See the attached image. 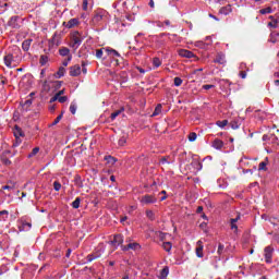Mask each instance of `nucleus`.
Listing matches in <instances>:
<instances>
[{"label": "nucleus", "mask_w": 279, "mask_h": 279, "mask_svg": "<svg viewBox=\"0 0 279 279\" xmlns=\"http://www.w3.org/2000/svg\"><path fill=\"white\" fill-rule=\"evenodd\" d=\"M82 40L84 39L82 38V35L80 34V32L72 33L70 47H72V49L76 51V49H80V45H82Z\"/></svg>", "instance_id": "obj_1"}, {"label": "nucleus", "mask_w": 279, "mask_h": 279, "mask_svg": "<svg viewBox=\"0 0 279 279\" xmlns=\"http://www.w3.org/2000/svg\"><path fill=\"white\" fill-rule=\"evenodd\" d=\"M140 202L142 206H149V204H156V202H158V198H156V196L154 195L145 194L144 196H142Z\"/></svg>", "instance_id": "obj_2"}, {"label": "nucleus", "mask_w": 279, "mask_h": 279, "mask_svg": "<svg viewBox=\"0 0 279 279\" xmlns=\"http://www.w3.org/2000/svg\"><path fill=\"white\" fill-rule=\"evenodd\" d=\"M264 256H265L266 263L271 264V258H274V247L266 246L264 248Z\"/></svg>", "instance_id": "obj_3"}, {"label": "nucleus", "mask_w": 279, "mask_h": 279, "mask_svg": "<svg viewBox=\"0 0 279 279\" xmlns=\"http://www.w3.org/2000/svg\"><path fill=\"white\" fill-rule=\"evenodd\" d=\"M102 254H104V251L97 250L96 252L87 255L86 260L87 263H93V260H97V258H101Z\"/></svg>", "instance_id": "obj_4"}, {"label": "nucleus", "mask_w": 279, "mask_h": 279, "mask_svg": "<svg viewBox=\"0 0 279 279\" xmlns=\"http://www.w3.org/2000/svg\"><path fill=\"white\" fill-rule=\"evenodd\" d=\"M113 247H118V245H123V234L119 233L113 236V240L110 242Z\"/></svg>", "instance_id": "obj_5"}, {"label": "nucleus", "mask_w": 279, "mask_h": 279, "mask_svg": "<svg viewBox=\"0 0 279 279\" xmlns=\"http://www.w3.org/2000/svg\"><path fill=\"white\" fill-rule=\"evenodd\" d=\"M179 56L181 58H189V59L195 58L197 60V57L195 56V53H193V51L186 50V49H180L179 50Z\"/></svg>", "instance_id": "obj_6"}, {"label": "nucleus", "mask_w": 279, "mask_h": 279, "mask_svg": "<svg viewBox=\"0 0 279 279\" xmlns=\"http://www.w3.org/2000/svg\"><path fill=\"white\" fill-rule=\"evenodd\" d=\"M81 73H82V66H80V64H75L70 68L71 77H77V75H81Z\"/></svg>", "instance_id": "obj_7"}, {"label": "nucleus", "mask_w": 279, "mask_h": 279, "mask_svg": "<svg viewBox=\"0 0 279 279\" xmlns=\"http://www.w3.org/2000/svg\"><path fill=\"white\" fill-rule=\"evenodd\" d=\"M9 27H12L13 29H19L21 27V24H19V16H12L8 23Z\"/></svg>", "instance_id": "obj_8"}, {"label": "nucleus", "mask_w": 279, "mask_h": 279, "mask_svg": "<svg viewBox=\"0 0 279 279\" xmlns=\"http://www.w3.org/2000/svg\"><path fill=\"white\" fill-rule=\"evenodd\" d=\"M13 134L15 138H25V132L19 125H15L13 129Z\"/></svg>", "instance_id": "obj_9"}, {"label": "nucleus", "mask_w": 279, "mask_h": 279, "mask_svg": "<svg viewBox=\"0 0 279 279\" xmlns=\"http://www.w3.org/2000/svg\"><path fill=\"white\" fill-rule=\"evenodd\" d=\"M204 242H202L201 240L197 241V247H196V256L198 258H204Z\"/></svg>", "instance_id": "obj_10"}, {"label": "nucleus", "mask_w": 279, "mask_h": 279, "mask_svg": "<svg viewBox=\"0 0 279 279\" xmlns=\"http://www.w3.org/2000/svg\"><path fill=\"white\" fill-rule=\"evenodd\" d=\"M214 62L215 64H226V54H223V52H218Z\"/></svg>", "instance_id": "obj_11"}, {"label": "nucleus", "mask_w": 279, "mask_h": 279, "mask_svg": "<svg viewBox=\"0 0 279 279\" xmlns=\"http://www.w3.org/2000/svg\"><path fill=\"white\" fill-rule=\"evenodd\" d=\"M219 14H222L223 16L232 14V4H227L226 7L220 8Z\"/></svg>", "instance_id": "obj_12"}, {"label": "nucleus", "mask_w": 279, "mask_h": 279, "mask_svg": "<svg viewBox=\"0 0 279 279\" xmlns=\"http://www.w3.org/2000/svg\"><path fill=\"white\" fill-rule=\"evenodd\" d=\"M1 217H2L3 221L7 222L4 225L5 228H10V221H12V219L10 218V213L8 210H2L1 211Z\"/></svg>", "instance_id": "obj_13"}, {"label": "nucleus", "mask_w": 279, "mask_h": 279, "mask_svg": "<svg viewBox=\"0 0 279 279\" xmlns=\"http://www.w3.org/2000/svg\"><path fill=\"white\" fill-rule=\"evenodd\" d=\"M3 60H4L5 66H8L9 69H12V62H14V56H12V53L5 54Z\"/></svg>", "instance_id": "obj_14"}, {"label": "nucleus", "mask_w": 279, "mask_h": 279, "mask_svg": "<svg viewBox=\"0 0 279 279\" xmlns=\"http://www.w3.org/2000/svg\"><path fill=\"white\" fill-rule=\"evenodd\" d=\"M32 43H34V39L28 38L22 43V49L23 51H29V48L32 47Z\"/></svg>", "instance_id": "obj_15"}, {"label": "nucleus", "mask_w": 279, "mask_h": 279, "mask_svg": "<svg viewBox=\"0 0 279 279\" xmlns=\"http://www.w3.org/2000/svg\"><path fill=\"white\" fill-rule=\"evenodd\" d=\"M59 56H62V58H69V56H72L71 50L66 47H62L59 49Z\"/></svg>", "instance_id": "obj_16"}, {"label": "nucleus", "mask_w": 279, "mask_h": 279, "mask_svg": "<svg viewBox=\"0 0 279 279\" xmlns=\"http://www.w3.org/2000/svg\"><path fill=\"white\" fill-rule=\"evenodd\" d=\"M74 183L76 186H78V189H84V181H82V177L76 174L74 177Z\"/></svg>", "instance_id": "obj_17"}, {"label": "nucleus", "mask_w": 279, "mask_h": 279, "mask_svg": "<svg viewBox=\"0 0 279 279\" xmlns=\"http://www.w3.org/2000/svg\"><path fill=\"white\" fill-rule=\"evenodd\" d=\"M223 147V141L219 140V138H216L214 142H213V148L214 149H222Z\"/></svg>", "instance_id": "obj_18"}, {"label": "nucleus", "mask_w": 279, "mask_h": 279, "mask_svg": "<svg viewBox=\"0 0 279 279\" xmlns=\"http://www.w3.org/2000/svg\"><path fill=\"white\" fill-rule=\"evenodd\" d=\"M108 56H112V58H121V54L119 53V51L112 49V48H107L106 49Z\"/></svg>", "instance_id": "obj_19"}, {"label": "nucleus", "mask_w": 279, "mask_h": 279, "mask_svg": "<svg viewBox=\"0 0 279 279\" xmlns=\"http://www.w3.org/2000/svg\"><path fill=\"white\" fill-rule=\"evenodd\" d=\"M105 160H106L107 165H111V167L117 163V157H113L110 155L105 156Z\"/></svg>", "instance_id": "obj_20"}, {"label": "nucleus", "mask_w": 279, "mask_h": 279, "mask_svg": "<svg viewBox=\"0 0 279 279\" xmlns=\"http://www.w3.org/2000/svg\"><path fill=\"white\" fill-rule=\"evenodd\" d=\"M80 21L77 19H71L68 23H66V27L68 29H71L73 27H75L76 25H78Z\"/></svg>", "instance_id": "obj_21"}, {"label": "nucleus", "mask_w": 279, "mask_h": 279, "mask_svg": "<svg viewBox=\"0 0 279 279\" xmlns=\"http://www.w3.org/2000/svg\"><path fill=\"white\" fill-rule=\"evenodd\" d=\"M15 183L12 181H9L7 185L2 186V191H14Z\"/></svg>", "instance_id": "obj_22"}, {"label": "nucleus", "mask_w": 279, "mask_h": 279, "mask_svg": "<svg viewBox=\"0 0 279 279\" xmlns=\"http://www.w3.org/2000/svg\"><path fill=\"white\" fill-rule=\"evenodd\" d=\"M124 110H125V109L122 107V108H120L119 110L112 112L111 116H110L111 121H114V119H117V117H119V114H121L122 112H124Z\"/></svg>", "instance_id": "obj_23"}, {"label": "nucleus", "mask_w": 279, "mask_h": 279, "mask_svg": "<svg viewBox=\"0 0 279 279\" xmlns=\"http://www.w3.org/2000/svg\"><path fill=\"white\" fill-rule=\"evenodd\" d=\"M23 110H25V112H27V110H29V107L32 106V99H27L24 102L21 104Z\"/></svg>", "instance_id": "obj_24"}, {"label": "nucleus", "mask_w": 279, "mask_h": 279, "mask_svg": "<svg viewBox=\"0 0 279 279\" xmlns=\"http://www.w3.org/2000/svg\"><path fill=\"white\" fill-rule=\"evenodd\" d=\"M167 276H169V267H165L159 275L160 279H167Z\"/></svg>", "instance_id": "obj_25"}, {"label": "nucleus", "mask_w": 279, "mask_h": 279, "mask_svg": "<svg viewBox=\"0 0 279 279\" xmlns=\"http://www.w3.org/2000/svg\"><path fill=\"white\" fill-rule=\"evenodd\" d=\"M49 62V57L45 56V54H41L40 58H39V64L41 66H45V64H47Z\"/></svg>", "instance_id": "obj_26"}, {"label": "nucleus", "mask_w": 279, "mask_h": 279, "mask_svg": "<svg viewBox=\"0 0 279 279\" xmlns=\"http://www.w3.org/2000/svg\"><path fill=\"white\" fill-rule=\"evenodd\" d=\"M162 112V105H157L151 117H158Z\"/></svg>", "instance_id": "obj_27"}, {"label": "nucleus", "mask_w": 279, "mask_h": 279, "mask_svg": "<svg viewBox=\"0 0 279 279\" xmlns=\"http://www.w3.org/2000/svg\"><path fill=\"white\" fill-rule=\"evenodd\" d=\"M128 247H129V250H134V251H136V250H141V244H138V243H136V242H133V243H129V244H128Z\"/></svg>", "instance_id": "obj_28"}, {"label": "nucleus", "mask_w": 279, "mask_h": 279, "mask_svg": "<svg viewBox=\"0 0 279 279\" xmlns=\"http://www.w3.org/2000/svg\"><path fill=\"white\" fill-rule=\"evenodd\" d=\"M80 204H82V198L76 197L74 202H72V208H75V209L80 208Z\"/></svg>", "instance_id": "obj_29"}, {"label": "nucleus", "mask_w": 279, "mask_h": 279, "mask_svg": "<svg viewBox=\"0 0 279 279\" xmlns=\"http://www.w3.org/2000/svg\"><path fill=\"white\" fill-rule=\"evenodd\" d=\"M64 114V111L61 112V114H59L54 121L50 124V128H52L53 125H58L59 121H62V117Z\"/></svg>", "instance_id": "obj_30"}, {"label": "nucleus", "mask_w": 279, "mask_h": 279, "mask_svg": "<svg viewBox=\"0 0 279 279\" xmlns=\"http://www.w3.org/2000/svg\"><path fill=\"white\" fill-rule=\"evenodd\" d=\"M162 247L166 252H171V247H173V245L171 244V242H163Z\"/></svg>", "instance_id": "obj_31"}, {"label": "nucleus", "mask_w": 279, "mask_h": 279, "mask_svg": "<svg viewBox=\"0 0 279 279\" xmlns=\"http://www.w3.org/2000/svg\"><path fill=\"white\" fill-rule=\"evenodd\" d=\"M271 12H274V9H271V7L259 10V14H271Z\"/></svg>", "instance_id": "obj_32"}, {"label": "nucleus", "mask_w": 279, "mask_h": 279, "mask_svg": "<svg viewBox=\"0 0 279 279\" xmlns=\"http://www.w3.org/2000/svg\"><path fill=\"white\" fill-rule=\"evenodd\" d=\"M161 64H162V61L160 60V58L153 59V66H155V69H158V66H160Z\"/></svg>", "instance_id": "obj_33"}, {"label": "nucleus", "mask_w": 279, "mask_h": 279, "mask_svg": "<svg viewBox=\"0 0 279 279\" xmlns=\"http://www.w3.org/2000/svg\"><path fill=\"white\" fill-rule=\"evenodd\" d=\"M187 138L190 143H195V141H197V133L195 132L190 133Z\"/></svg>", "instance_id": "obj_34"}, {"label": "nucleus", "mask_w": 279, "mask_h": 279, "mask_svg": "<svg viewBox=\"0 0 279 279\" xmlns=\"http://www.w3.org/2000/svg\"><path fill=\"white\" fill-rule=\"evenodd\" d=\"M102 19H104V15L97 13V14H95L94 17H93V23H99V22L102 21Z\"/></svg>", "instance_id": "obj_35"}, {"label": "nucleus", "mask_w": 279, "mask_h": 279, "mask_svg": "<svg viewBox=\"0 0 279 279\" xmlns=\"http://www.w3.org/2000/svg\"><path fill=\"white\" fill-rule=\"evenodd\" d=\"M258 171H267V158L259 163Z\"/></svg>", "instance_id": "obj_36"}, {"label": "nucleus", "mask_w": 279, "mask_h": 279, "mask_svg": "<svg viewBox=\"0 0 279 279\" xmlns=\"http://www.w3.org/2000/svg\"><path fill=\"white\" fill-rule=\"evenodd\" d=\"M146 217L150 220L154 221V219H156V215L154 214V211L151 210H146Z\"/></svg>", "instance_id": "obj_37"}, {"label": "nucleus", "mask_w": 279, "mask_h": 279, "mask_svg": "<svg viewBox=\"0 0 279 279\" xmlns=\"http://www.w3.org/2000/svg\"><path fill=\"white\" fill-rule=\"evenodd\" d=\"M126 143H128V137H125V135L120 137V140L118 141V144H119L120 147L125 146Z\"/></svg>", "instance_id": "obj_38"}, {"label": "nucleus", "mask_w": 279, "mask_h": 279, "mask_svg": "<svg viewBox=\"0 0 279 279\" xmlns=\"http://www.w3.org/2000/svg\"><path fill=\"white\" fill-rule=\"evenodd\" d=\"M70 112H71V114H75V112H77V104L71 102Z\"/></svg>", "instance_id": "obj_39"}, {"label": "nucleus", "mask_w": 279, "mask_h": 279, "mask_svg": "<svg viewBox=\"0 0 279 279\" xmlns=\"http://www.w3.org/2000/svg\"><path fill=\"white\" fill-rule=\"evenodd\" d=\"M66 72V70L64 68H59L58 72H57V77H64V73Z\"/></svg>", "instance_id": "obj_40"}, {"label": "nucleus", "mask_w": 279, "mask_h": 279, "mask_svg": "<svg viewBox=\"0 0 279 279\" xmlns=\"http://www.w3.org/2000/svg\"><path fill=\"white\" fill-rule=\"evenodd\" d=\"M230 126L232 128V130H239V128H241V124H239L238 121H231Z\"/></svg>", "instance_id": "obj_41"}, {"label": "nucleus", "mask_w": 279, "mask_h": 279, "mask_svg": "<svg viewBox=\"0 0 279 279\" xmlns=\"http://www.w3.org/2000/svg\"><path fill=\"white\" fill-rule=\"evenodd\" d=\"M268 27H271L272 29H277L278 28V20H274L272 22H269Z\"/></svg>", "instance_id": "obj_42"}, {"label": "nucleus", "mask_w": 279, "mask_h": 279, "mask_svg": "<svg viewBox=\"0 0 279 279\" xmlns=\"http://www.w3.org/2000/svg\"><path fill=\"white\" fill-rule=\"evenodd\" d=\"M216 125H218V128H226V125H228V120L217 121Z\"/></svg>", "instance_id": "obj_43"}, {"label": "nucleus", "mask_w": 279, "mask_h": 279, "mask_svg": "<svg viewBox=\"0 0 279 279\" xmlns=\"http://www.w3.org/2000/svg\"><path fill=\"white\" fill-rule=\"evenodd\" d=\"M38 151H40V147L33 148V150L28 155V158H33V156H36V154H38Z\"/></svg>", "instance_id": "obj_44"}, {"label": "nucleus", "mask_w": 279, "mask_h": 279, "mask_svg": "<svg viewBox=\"0 0 279 279\" xmlns=\"http://www.w3.org/2000/svg\"><path fill=\"white\" fill-rule=\"evenodd\" d=\"M68 100H69V97L66 96H58L59 104H66Z\"/></svg>", "instance_id": "obj_45"}, {"label": "nucleus", "mask_w": 279, "mask_h": 279, "mask_svg": "<svg viewBox=\"0 0 279 279\" xmlns=\"http://www.w3.org/2000/svg\"><path fill=\"white\" fill-rule=\"evenodd\" d=\"M88 65V63L86 61H82V73H84V75H86V73H88V70L86 69V66Z\"/></svg>", "instance_id": "obj_46"}, {"label": "nucleus", "mask_w": 279, "mask_h": 279, "mask_svg": "<svg viewBox=\"0 0 279 279\" xmlns=\"http://www.w3.org/2000/svg\"><path fill=\"white\" fill-rule=\"evenodd\" d=\"M71 60H73V56H69V57L62 62V65H63V66H69V63L71 62Z\"/></svg>", "instance_id": "obj_47"}, {"label": "nucleus", "mask_w": 279, "mask_h": 279, "mask_svg": "<svg viewBox=\"0 0 279 279\" xmlns=\"http://www.w3.org/2000/svg\"><path fill=\"white\" fill-rule=\"evenodd\" d=\"M96 58H98V60H100V58H104V49L96 50Z\"/></svg>", "instance_id": "obj_48"}, {"label": "nucleus", "mask_w": 279, "mask_h": 279, "mask_svg": "<svg viewBox=\"0 0 279 279\" xmlns=\"http://www.w3.org/2000/svg\"><path fill=\"white\" fill-rule=\"evenodd\" d=\"M53 189H54V191H60L62 189V184H60V182H58V181H54Z\"/></svg>", "instance_id": "obj_49"}, {"label": "nucleus", "mask_w": 279, "mask_h": 279, "mask_svg": "<svg viewBox=\"0 0 279 279\" xmlns=\"http://www.w3.org/2000/svg\"><path fill=\"white\" fill-rule=\"evenodd\" d=\"M159 162L160 165H171V162H169V159L167 157H161Z\"/></svg>", "instance_id": "obj_50"}, {"label": "nucleus", "mask_w": 279, "mask_h": 279, "mask_svg": "<svg viewBox=\"0 0 279 279\" xmlns=\"http://www.w3.org/2000/svg\"><path fill=\"white\" fill-rule=\"evenodd\" d=\"M174 86H182V78L174 77Z\"/></svg>", "instance_id": "obj_51"}, {"label": "nucleus", "mask_w": 279, "mask_h": 279, "mask_svg": "<svg viewBox=\"0 0 279 279\" xmlns=\"http://www.w3.org/2000/svg\"><path fill=\"white\" fill-rule=\"evenodd\" d=\"M225 247H226V246H223V244L219 243V245H218V251H217L219 255L223 254Z\"/></svg>", "instance_id": "obj_52"}, {"label": "nucleus", "mask_w": 279, "mask_h": 279, "mask_svg": "<svg viewBox=\"0 0 279 279\" xmlns=\"http://www.w3.org/2000/svg\"><path fill=\"white\" fill-rule=\"evenodd\" d=\"M22 227H23V230H29V228H32V223L23 222Z\"/></svg>", "instance_id": "obj_53"}, {"label": "nucleus", "mask_w": 279, "mask_h": 279, "mask_svg": "<svg viewBox=\"0 0 279 279\" xmlns=\"http://www.w3.org/2000/svg\"><path fill=\"white\" fill-rule=\"evenodd\" d=\"M158 236H159L160 241H165L167 239V233L159 232Z\"/></svg>", "instance_id": "obj_54"}, {"label": "nucleus", "mask_w": 279, "mask_h": 279, "mask_svg": "<svg viewBox=\"0 0 279 279\" xmlns=\"http://www.w3.org/2000/svg\"><path fill=\"white\" fill-rule=\"evenodd\" d=\"M2 162H3V165H5L7 167H10V165H12V161H10V159H8V158H2Z\"/></svg>", "instance_id": "obj_55"}, {"label": "nucleus", "mask_w": 279, "mask_h": 279, "mask_svg": "<svg viewBox=\"0 0 279 279\" xmlns=\"http://www.w3.org/2000/svg\"><path fill=\"white\" fill-rule=\"evenodd\" d=\"M210 88H215V85H203L202 86L203 90H210Z\"/></svg>", "instance_id": "obj_56"}, {"label": "nucleus", "mask_w": 279, "mask_h": 279, "mask_svg": "<svg viewBox=\"0 0 279 279\" xmlns=\"http://www.w3.org/2000/svg\"><path fill=\"white\" fill-rule=\"evenodd\" d=\"M239 75H240V77H241L242 80H245V77H247V72H245V71H240Z\"/></svg>", "instance_id": "obj_57"}, {"label": "nucleus", "mask_w": 279, "mask_h": 279, "mask_svg": "<svg viewBox=\"0 0 279 279\" xmlns=\"http://www.w3.org/2000/svg\"><path fill=\"white\" fill-rule=\"evenodd\" d=\"M83 10L86 12L88 10V0H83Z\"/></svg>", "instance_id": "obj_58"}, {"label": "nucleus", "mask_w": 279, "mask_h": 279, "mask_svg": "<svg viewBox=\"0 0 279 279\" xmlns=\"http://www.w3.org/2000/svg\"><path fill=\"white\" fill-rule=\"evenodd\" d=\"M21 143H23V140H21V137H15V144L13 145L19 146Z\"/></svg>", "instance_id": "obj_59"}, {"label": "nucleus", "mask_w": 279, "mask_h": 279, "mask_svg": "<svg viewBox=\"0 0 279 279\" xmlns=\"http://www.w3.org/2000/svg\"><path fill=\"white\" fill-rule=\"evenodd\" d=\"M239 219H241V216H236V218H231L230 223H236V221H239Z\"/></svg>", "instance_id": "obj_60"}, {"label": "nucleus", "mask_w": 279, "mask_h": 279, "mask_svg": "<svg viewBox=\"0 0 279 279\" xmlns=\"http://www.w3.org/2000/svg\"><path fill=\"white\" fill-rule=\"evenodd\" d=\"M2 156H10V157H12V153L10 150H4Z\"/></svg>", "instance_id": "obj_61"}, {"label": "nucleus", "mask_w": 279, "mask_h": 279, "mask_svg": "<svg viewBox=\"0 0 279 279\" xmlns=\"http://www.w3.org/2000/svg\"><path fill=\"white\" fill-rule=\"evenodd\" d=\"M121 250H122V252H128L130 250V247H128V244L121 245Z\"/></svg>", "instance_id": "obj_62"}, {"label": "nucleus", "mask_w": 279, "mask_h": 279, "mask_svg": "<svg viewBox=\"0 0 279 279\" xmlns=\"http://www.w3.org/2000/svg\"><path fill=\"white\" fill-rule=\"evenodd\" d=\"M231 230H239L236 222L231 223Z\"/></svg>", "instance_id": "obj_63"}, {"label": "nucleus", "mask_w": 279, "mask_h": 279, "mask_svg": "<svg viewBox=\"0 0 279 279\" xmlns=\"http://www.w3.org/2000/svg\"><path fill=\"white\" fill-rule=\"evenodd\" d=\"M53 101H58V96L54 94V96L50 99V104H53Z\"/></svg>", "instance_id": "obj_64"}]
</instances>
